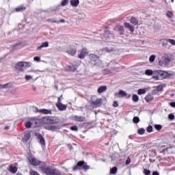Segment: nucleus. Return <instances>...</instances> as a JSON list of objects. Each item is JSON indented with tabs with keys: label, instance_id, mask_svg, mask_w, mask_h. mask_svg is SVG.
I'll use <instances>...</instances> for the list:
<instances>
[{
	"label": "nucleus",
	"instance_id": "obj_24",
	"mask_svg": "<svg viewBox=\"0 0 175 175\" xmlns=\"http://www.w3.org/2000/svg\"><path fill=\"white\" fill-rule=\"evenodd\" d=\"M107 90V86H100L97 90V92H98L99 94H102L103 92H106Z\"/></svg>",
	"mask_w": 175,
	"mask_h": 175
},
{
	"label": "nucleus",
	"instance_id": "obj_36",
	"mask_svg": "<svg viewBox=\"0 0 175 175\" xmlns=\"http://www.w3.org/2000/svg\"><path fill=\"white\" fill-rule=\"evenodd\" d=\"M133 122L134 124H139V122H140V118H139L137 116L134 117L133 119Z\"/></svg>",
	"mask_w": 175,
	"mask_h": 175
},
{
	"label": "nucleus",
	"instance_id": "obj_60",
	"mask_svg": "<svg viewBox=\"0 0 175 175\" xmlns=\"http://www.w3.org/2000/svg\"><path fill=\"white\" fill-rule=\"evenodd\" d=\"M170 105L172 107H175V102H172L170 103Z\"/></svg>",
	"mask_w": 175,
	"mask_h": 175
},
{
	"label": "nucleus",
	"instance_id": "obj_7",
	"mask_svg": "<svg viewBox=\"0 0 175 175\" xmlns=\"http://www.w3.org/2000/svg\"><path fill=\"white\" fill-rule=\"evenodd\" d=\"M40 125H50V116H45L39 119Z\"/></svg>",
	"mask_w": 175,
	"mask_h": 175
},
{
	"label": "nucleus",
	"instance_id": "obj_18",
	"mask_svg": "<svg viewBox=\"0 0 175 175\" xmlns=\"http://www.w3.org/2000/svg\"><path fill=\"white\" fill-rule=\"evenodd\" d=\"M36 136L40 140V144H41L42 146H46V142L44 141V138L43 137L42 134H37Z\"/></svg>",
	"mask_w": 175,
	"mask_h": 175
},
{
	"label": "nucleus",
	"instance_id": "obj_54",
	"mask_svg": "<svg viewBox=\"0 0 175 175\" xmlns=\"http://www.w3.org/2000/svg\"><path fill=\"white\" fill-rule=\"evenodd\" d=\"M25 80H27V81L31 80V79H32V77L30 76V75H26V76L25 77Z\"/></svg>",
	"mask_w": 175,
	"mask_h": 175
},
{
	"label": "nucleus",
	"instance_id": "obj_48",
	"mask_svg": "<svg viewBox=\"0 0 175 175\" xmlns=\"http://www.w3.org/2000/svg\"><path fill=\"white\" fill-rule=\"evenodd\" d=\"M166 15L169 18H171V17H173V12L168 11Z\"/></svg>",
	"mask_w": 175,
	"mask_h": 175
},
{
	"label": "nucleus",
	"instance_id": "obj_53",
	"mask_svg": "<svg viewBox=\"0 0 175 175\" xmlns=\"http://www.w3.org/2000/svg\"><path fill=\"white\" fill-rule=\"evenodd\" d=\"M131 157H128L127 160L126 161V165H129V163H131Z\"/></svg>",
	"mask_w": 175,
	"mask_h": 175
},
{
	"label": "nucleus",
	"instance_id": "obj_14",
	"mask_svg": "<svg viewBox=\"0 0 175 175\" xmlns=\"http://www.w3.org/2000/svg\"><path fill=\"white\" fill-rule=\"evenodd\" d=\"M66 53L69 55H72V57H75V55H76V53H77V50L75 47H70L68 50L66 51Z\"/></svg>",
	"mask_w": 175,
	"mask_h": 175
},
{
	"label": "nucleus",
	"instance_id": "obj_9",
	"mask_svg": "<svg viewBox=\"0 0 175 175\" xmlns=\"http://www.w3.org/2000/svg\"><path fill=\"white\" fill-rule=\"evenodd\" d=\"M115 96H120V98H126L129 99L131 94L128 95L124 90H120L118 93L115 94Z\"/></svg>",
	"mask_w": 175,
	"mask_h": 175
},
{
	"label": "nucleus",
	"instance_id": "obj_26",
	"mask_svg": "<svg viewBox=\"0 0 175 175\" xmlns=\"http://www.w3.org/2000/svg\"><path fill=\"white\" fill-rule=\"evenodd\" d=\"M43 47H49V42L46 41L42 42L40 46L37 47V50H42Z\"/></svg>",
	"mask_w": 175,
	"mask_h": 175
},
{
	"label": "nucleus",
	"instance_id": "obj_33",
	"mask_svg": "<svg viewBox=\"0 0 175 175\" xmlns=\"http://www.w3.org/2000/svg\"><path fill=\"white\" fill-rule=\"evenodd\" d=\"M145 75H146V76H152V75H154V71H152V70L148 69L145 71Z\"/></svg>",
	"mask_w": 175,
	"mask_h": 175
},
{
	"label": "nucleus",
	"instance_id": "obj_27",
	"mask_svg": "<svg viewBox=\"0 0 175 175\" xmlns=\"http://www.w3.org/2000/svg\"><path fill=\"white\" fill-rule=\"evenodd\" d=\"M145 100L146 102H152V100H154V96L151 94H148L146 97H145Z\"/></svg>",
	"mask_w": 175,
	"mask_h": 175
},
{
	"label": "nucleus",
	"instance_id": "obj_17",
	"mask_svg": "<svg viewBox=\"0 0 175 175\" xmlns=\"http://www.w3.org/2000/svg\"><path fill=\"white\" fill-rule=\"evenodd\" d=\"M56 107H57L58 110L60 111H64V110H66L68 109V105H64V104H56L55 105Z\"/></svg>",
	"mask_w": 175,
	"mask_h": 175
},
{
	"label": "nucleus",
	"instance_id": "obj_64",
	"mask_svg": "<svg viewBox=\"0 0 175 175\" xmlns=\"http://www.w3.org/2000/svg\"><path fill=\"white\" fill-rule=\"evenodd\" d=\"M166 46H167V42H164L162 43V46L163 47H166Z\"/></svg>",
	"mask_w": 175,
	"mask_h": 175
},
{
	"label": "nucleus",
	"instance_id": "obj_59",
	"mask_svg": "<svg viewBox=\"0 0 175 175\" xmlns=\"http://www.w3.org/2000/svg\"><path fill=\"white\" fill-rule=\"evenodd\" d=\"M159 65L160 66H163V61L159 60Z\"/></svg>",
	"mask_w": 175,
	"mask_h": 175
},
{
	"label": "nucleus",
	"instance_id": "obj_12",
	"mask_svg": "<svg viewBox=\"0 0 175 175\" xmlns=\"http://www.w3.org/2000/svg\"><path fill=\"white\" fill-rule=\"evenodd\" d=\"M77 70V66H76V65L67 66L64 68L65 72H76Z\"/></svg>",
	"mask_w": 175,
	"mask_h": 175
},
{
	"label": "nucleus",
	"instance_id": "obj_25",
	"mask_svg": "<svg viewBox=\"0 0 175 175\" xmlns=\"http://www.w3.org/2000/svg\"><path fill=\"white\" fill-rule=\"evenodd\" d=\"M80 3V1L79 0H71L70 1V5L71 6H73L74 8H77Z\"/></svg>",
	"mask_w": 175,
	"mask_h": 175
},
{
	"label": "nucleus",
	"instance_id": "obj_35",
	"mask_svg": "<svg viewBox=\"0 0 175 175\" xmlns=\"http://www.w3.org/2000/svg\"><path fill=\"white\" fill-rule=\"evenodd\" d=\"M156 91H157V92H162V91H163V86H162V85L157 86Z\"/></svg>",
	"mask_w": 175,
	"mask_h": 175
},
{
	"label": "nucleus",
	"instance_id": "obj_40",
	"mask_svg": "<svg viewBox=\"0 0 175 175\" xmlns=\"http://www.w3.org/2000/svg\"><path fill=\"white\" fill-rule=\"evenodd\" d=\"M25 126L27 128V129H29L32 126V123L31 122H27L25 123Z\"/></svg>",
	"mask_w": 175,
	"mask_h": 175
},
{
	"label": "nucleus",
	"instance_id": "obj_30",
	"mask_svg": "<svg viewBox=\"0 0 175 175\" xmlns=\"http://www.w3.org/2000/svg\"><path fill=\"white\" fill-rule=\"evenodd\" d=\"M45 129H47V131H56V129H58V127L57 126H49L48 127H45Z\"/></svg>",
	"mask_w": 175,
	"mask_h": 175
},
{
	"label": "nucleus",
	"instance_id": "obj_43",
	"mask_svg": "<svg viewBox=\"0 0 175 175\" xmlns=\"http://www.w3.org/2000/svg\"><path fill=\"white\" fill-rule=\"evenodd\" d=\"M144 174L145 175H150L151 174V171L147 169L144 170Z\"/></svg>",
	"mask_w": 175,
	"mask_h": 175
},
{
	"label": "nucleus",
	"instance_id": "obj_52",
	"mask_svg": "<svg viewBox=\"0 0 175 175\" xmlns=\"http://www.w3.org/2000/svg\"><path fill=\"white\" fill-rule=\"evenodd\" d=\"M33 60L36 62H40V57H34Z\"/></svg>",
	"mask_w": 175,
	"mask_h": 175
},
{
	"label": "nucleus",
	"instance_id": "obj_13",
	"mask_svg": "<svg viewBox=\"0 0 175 175\" xmlns=\"http://www.w3.org/2000/svg\"><path fill=\"white\" fill-rule=\"evenodd\" d=\"M59 124V118L57 117L49 116V125Z\"/></svg>",
	"mask_w": 175,
	"mask_h": 175
},
{
	"label": "nucleus",
	"instance_id": "obj_45",
	"mask_svg": "<svg viewBox=\"0 0 175 175\" xmlns=\"http://www.w3.org/2000/svg\"><path fill=\"white\" fill-rule=\"evenodd\" d=\"M68 2H69V0H63L61 3L62 6H66Z\"/></svg>",
	"mask_w": 175,
	"mask_h": 175
},
{
	"label": "nucleus",
	"instance_id": "obj_3",
	"mask_svg": "<svg viewBox=\"0 0 175 175\" xmlns=\"http://www.w3.org/2000/svg\"><path fill=\"white\" fill-rule=\"evenodd\" d=\"M42 172L46 175H57V173L59 172V170L51 167L50 166L48 167H41Z\"/></svg>",
	"mask_w": 175,
	"mask_h": 175
},
{
	"label": "nucleus",
	"instance_id": "obj_23",
	"mask_svg": "<svg viewBox=\"0 0 175 175\" xmlns=\"http://www.w3.org/2000/svg\"><path fill=\"white\" fill-rule=\"evenodd\" d=\"M38 112L40 113L41 114H51V109H39Z\"/></svg>",
	"mask_w": 175,
	"mask_h": 175
},
{
	"label": "nucleus",
	"instance_id": "obj_28",
	"mask_svg": "<svg viewBox=\"0 0 175 175\" xmlns=\"http://www.w3.org/2000/svg\"><path fill=\"white\" fill-rule=\"evenodd\" d=\"M103 73H104V75H110L111 76L114 75V72L113 71H111V70H109L107 68H106L103 70Z\"/></svg>",
	"mask_w": 175,
	"mask_h": 175
},
{
	"label": "nucleus",
	"instance_id": "obj_51",
	"mask_svg": "<svg viewBox=\"0 0 175 175\" xmlns=\"http://www.w3.org/2000/svg\"><path fill=\"white\" fill-rule=\"evenodd\" d=\"M164 62H165V65H167V64H169V62H170V59H169V57H165L164 59Z\"/></svg>",
	"mask_w": 175,
	"mask_h": 175
},
{
	"label": "nucleus",
	"instance_id": "obj_10",
	"mask_svg": "<svg viewBox=\"0 0 175 175\" xmlns=\"http://www.w3.org/2000/svg\"><path fill=\"white\" fill-rule=\"evenodd\" d=\"M113 30L116 31V32H120V35H124V33H125V29L122 25H116Z\"/></svg>",
	"mask_w": 175,
	"mask_h": 175
},
{
	"label": "nucleus",
	"instance_id": "obj_32",
	"mask_svg": "<svg viewBox=\"0 0 175 175\" xmlns=\"http://www.w3.org/2000/svg\"><path fill=\"white\" fill-rule=\"evenodd\" d=\"M117 172H118V168H117V167H113L110 169V174H116Z\"/></svg>",
	"mask_w": 175,
	"mask_h": 175
},
{
	"label": "nucleus",
	"instance_id": "obj_38",
	"mask_svg": "<svg viewBox=\"0 0 175 175\" xmlns=\"http://www.w3.org/2000/svg\"><path fill=\"white\" fill-rule=\"evenodd\" d=\"M133 102H139V96H137V94H133Z\"/></svg>",
	"mask_w": 175,
	"mask_h": 175
},
{
	"label": "nucleus",
	"instance_id": "obj_21",
	"mask_svg": "<svg viewBox=\"0 0 175 175\" xmlns=\"http://www.w3.org/2000/svg\"><path fill=\"white\" fill-rule=\"evenodd\" d=\"M26 10H27V7L22 5L15 8V12H16L17 13H19L21 12H25Z\"/></svg>",
	"mask_w": 175,
	"mask_h": 175
},
{
	"label": "nucleus",
	"instance_id": "obj_41",
	"mask_svg": "<svg viewBox=\"0 0 175 175\" xmlns=\"http://www.w3.org/2000/svg\"><path fill=\"white\" fill-rule=\"evenodd\" d=\"M143 94H146V90H144V89L138 90V95H143Z\"/></svg>",
	"mask_w": 175,
	"mask_h": 175
},
{
	"label": "nucleus",
	"instance_id": "obj_16",
	"mask_svg": "<svg viewBox=\"0 0 175 175\" xmlns=\"http://www.w3.org/2000/svg\"><path fill=\"white\" fill-rule=\"evenodd\" d=\"M17 170H18V168L13 165H10L9 168H8V171L12 173V174H16V173H17Z\"/></svg>",
	"mask_w": 175,
	"mask_h": 175
},
{
	"label": "nucleus",
	"instance_id": "obj_6",
	"mask_svg": "<svg viewBox=\"0 0 175 175\" xmlns=\"http://www.w3.org/2000/svg\"><path fill=\"white\" fill-rule=\"evenodd\" d=\"M79 55H78V58L79 59H84L87 55H88V49L84 47L82 48L80 51H79Z\"/></svg>",
	"mask_w": 175,
	"mask_h": 175
},
{
	"label": "nucleus",
	"instance_id": "obj_42",
	"mask_svg": "<svg viewBox=\"0 0 175 175\" xmlns=\"http://www.w3.org/2000/svg\"><path fill=\"white\" fill-rule=\"evenodd\" d=\"M154 128H155V129H157V131H161V129H162V125L155 124Z\"/></svg>",
	"mask_w": 175,
	"mask_h": 175
},
{
	"label": "nucleus",
	"instance_id": "obj_50",
	"mask_svg": "<svg viewBox=\"0 0 175 175\" xmlns=\"http://www.w3.org/2000/svg\"><path fill=\"white\" fill-rule=\"evenodd\" d=\"M168 118H169V120H174V118H175V117H174V114H173V113H170V114H169V116H168Z\"/></svg>",
	"mask_w": 175,
	"mask_h": 175
},
{
	"label": "nucleus",
	"instance_id": "obj_11",
	"mask_svg": "<svg viewBox=\"0 0 175 175\" xmlns=\"http://www.w3.org/2000/svg\"><path fill=\"white\" fill-rule=\"evenodd\" d=\"M154 75H159L163 79H166L167 77V72L163 71L162 70H157L154 71Z\"/></svg>",
	"mask_w": 175,
	"mask_h": 175
},
{
	"label": "nucleus",
	"instance_id": "obj_47",
	"mask_svg": "<svg viewBox=\"0 0 175 175\" xmlns=\"http://www.w3.org/2000/svg\"><path fill=\"white\" fill-rule=\"evenodd\" d=\"M146 131L148 132V133H151V132H152V126H148Z\"/></svg>",
	"mask_w": 175,
	"mask_h": 175
},
{
	"label": "nucleus",
	"instance_id": "obj_1",
	"mask_svg": "<svg viewBox=\"0 0 175 175\" xmlns=\"http://www.w3.org/2000/svg\"><path fill=\"white\" fill-rule=\"evenodd\" d=\"M80 167H82V169H83V170H85V172H87V170H90V169H91V167H90V165H87V163H85L84 161H80L77 163L76 165H75L72 167V170L74 172H76L77 170H80Z\"/></svg>",
	"mask_w": 175,
	"mask_h": 175
},
{
	"label": "nucleus",
	"instance_id": "obj_22",
	"mask_svg": "<svg viewBox=\"0 0 175 175\" xmlns=\"http://www.w3.org/2000/svg\"><path fill=\"white\" fill-rule=\"evenodd\" d=\"M130 23H131V24H133V25H138L139 20H137V18L135 16H131L130 18Z\"/></svg>",
	"mask_w": 175,
	"mask_h": 175
},
{
	"label": "nucleus",
	"instance_id": "obj_4",
	"mask_svg": "<svg viewBox=\"0 0 175 175\" xmlns=\"http://www.w3.org/2000/svg\"><path fill=\"white\" fill-rule=\"evenodd\" d=\"M89 58V64L91 66H96L98 65V62H99V56L97 55L90 53L88 55Z\"/></svg>",
	"mask_w": 175,
	"mask_h": 175
},
{
	"label": "nucleus",
	"instance_id": "obj_37",
	"mask_svg": "<svg viewBox=\"0 0 175 175\" xmlns=\"http://www.w3.org/2000/svg\"><path fill=\"white\" fill-rule=\"evenodd\" d=\"M138 135H144L146 133V130L143 128H141L137 131Z\"/></svg>",
	"mask_w": 175,
	"mask_h": 175
},
{
	"label": "nucleus",
	"instance_id": "obj_63",
	"mask_svg": "<svg viewBox=\"0 0 175 175\" xmlns=\"http://www.w3.org/2000/svg\"><path fill=\"white\" fill-rule=\"evenodd\" d=\"M59 23H65V19H61L60 21H57V24H59Z\"/></svg>",
	"mask_w": 175,
	"mask_h": 175
},
{
	"label": "nucleus",
	"instance_id": "obj_15",
	"mask_svg": "<svg viewBox=\"0 0 175 175\" xmlns=\"http://www.w3.org/2000/svg\"><path fill=\"white\" fill-rule=\"evenodd\" d=\"M72 118L77 122H84L85 121V117L84 116H75Z\"/></svg>",
	"mask_w": 175,
	"mask_h": 175
},
{
	"label": "nucleus",
	"instance_id": "obj_61",
	"mask_svg": "<svg viewBox=\"0 0 175 175\" xmlns=\"http://www.w3.org/2000/svg\"><path fill=\"white\" fill-rule=\"evenodd\" d=\"M51 23H57V24H58V21H56L55 19H51Z\"/></svg>",
	"mask_w": 175,
	"mask_h": 175
},
{
	"label": "nucleus",
	"instance_id": "obj_62",
	"mask_svg": "<svg viewBox=\"0 0 175 175\" xmlns=\"http://www.w3.org/2000/svg\"><path fill=\"white\" fill-rule=\"evenodd\" d=\"M152 175H159V172H158L157 171H154L152 172Z\"/></svg>",
	"mask_w": 175,
	"mask_h": 175
},
{
	"label": "nucleus",
	"instance_id": "obj_5",
	"mask_svg": "<svg viewBox=\"0 0 175 175\" xmlns=\"http://www.w3.org/2000/svg\"><path fill=\"white\" fill-rule=\"evenodd\" d=\"M90 102L91 105L95 107H99L102 105V98H96V96H92Z\"/></svg>",
	"mask_w": 175,
	"mask_h": 175
},
{
	"label": "nucleus",
	"instance_id": "obj_46",
	"mask_svg": "<svg viewBox=\"0 0 175 175\" xmlns=\"http://www.w3.org/2000/svg\"><path fill=\"white\" fill-rule=\"evenodd\" d=\"M111 70L115 74L116 72H118V67H112Z\"/></svg>",
	"mask_w": 175,
	"mask_h": 175
},
{
	"label": "nucleus",
	"instance_id": "obj_8",
	"mask_svg": "<svg viewBox=\"0 0 175 175\" xmlns=\"http://www.w3.org/2000/svg\"><path fill=\"white\" fill-rule=\"evenodd\" d=\"M29 161L33 166H40V165H43V162L36 160V159L33 157H31L29 159Z\"/></svg>",
	"mask_w": 175,
	"mask_h": 175
},
{
	"label": "nucleus",
	"instance_id": "obj_2",
	"mask_svg": "<svg viewBox=\"0 0 175 175\" xmlns=\"http://www.w3.org/2000/svg\"><path fill=\"white\" fill-rule=\"evenodd\" d=\"M24 67L31 68V63L28 62H18L15 66V68L18 72H24Z\"/></svg>",
	"mask_w": 175,
	"mask_h": 175
},
{
	"label": "nucleus",
	"instance_id": "obj_55",
	"mask_svg": "<svg viewBox=\"0 0 175 175\" xmlns=\"http://www.w3.org/2000/svg\"><path fill=\"white\" fill-rule=\"evenodd\" d=\"M30 175H39V174L37 172L31 171Z\"/></svg>",
	"mask_w": 175,
	"mask_h": 175
},
{
	"label": "nucleus",
	"instance_id": "obj_57",
	"mask_svg": "<svg viewBox=\"0 0 175 175\" xmlns=\"http://www.w3.org/2000/svg\"><path fill=\"white\" fill-rule=\"evenodd\" d=\"M62 103H61V97H58L57 98V103H56V105H60Z\"/></svg>",
	"mask_w": 175,
	"mask_h": 175
},
{
	"label": "nucleus",
	"instance_id": "obj_31",
	"mask_svg": "<svg viewBox=\"0 0 175 175\" xmlns=\"http://www.w3.org/2000/svg\"><path fill=\"white\" fill-rule=\"evenodd\" d=\"M163 40H165V42H169L172 46H175V40L170 39V38H164Z\"/></svg>",
	"mask_w": 175,
	"mask_h": 175
},
{
	"label": "nucleus",
	"instance_id": "obj_56",
	"mask_svg": "<svg viewBox=\"0 0 175 175\" xmlns=\"http://www.w3.org/2000/svg\"><path fill=\"white\" fill-rule=\"evenodd\" d=\"M113 107H118V103L117 101H114L113 103Z\"/></svg>",
	"mask_w": 175,
	"mask_h": 175
},
{
	"label": "nucleus",
	"instance_id": "obj_58",
	"mask_svg": "<svg viewBox=\"0 0 175 175\" xmlns=\"http://www.w3.org/2000/svg\"><path fill=\"white\" fill-rule=\"evenodd\" d=\"M152 79H154V80H159V77L157 75H153Z\"/></svg>",
	"mask_w": 175,
	"mask_h": 175
},
{
	"label": "nucleus",
	"instance_id": "obj_29",
	"mask_svg": "<svg viewBox=\"0 0 175 175\" xmlns=\"http://www.w3.org/2000/svg\"><path fill=\"white\" fill-rule=\"evenodd\" d=\"M10 87H12V83H5L4 85L0 84V90H3V88H10Z\"/></svg>",
	"mask_w": 175,
	"mask_h": 175
},
{
	"label": "nucleus",
	"instance_id": "obj_39",
	"mask_svg": "<svg viewBox=\"0 0 175 175\" xmlns=\"http://www.w3.org/2000/svg\"><path fill=\"white\" fill-rule=\"evenodd\" d=\"M70 130L73 131L74 132H77L79 131V128L77 127V126H72L70 127Z\"/></svg>",
	"mask_w": 175,
	"mask_h": 175
},
{
	"label": "nucleus",
	"instance_id": "obj_34",
	"mask_svg": "<svg viewBox=\"0 0 175 175\" xmlns=\"http://www.w3.org/2000/svg\"><path fill=\"white\" fill-rule=\"evenodd\" d=\"M102 51L105 53H111L113 51V48L105 47L102 49Z\"/></svg>",
	"mask_w": 175,
	"mask_h": 175
},
{
	"label": "nucleus",
	"instance_id": "obj_19",
	"mask_svg": "<svg viewBox=\"0 0 175 175\" xmlns=\"http://www.w3.org/2000/svg\"><path fill=\"white\" fill-rule=\"evenodd\" d=\"M31 139V133H27L25 134L24 137L22 138V142L23 143H27L28 140Z\"/></svg>",
	"mask_w": 175,
	"mask_h": 175
},
{
	"label": "nucleus",
	"instance_id": "obj_44",
	"mask_svg": "<svg viewBox=\"0 0 175 175\" xmlns=\"http://www.w3.org/2000/svg\"><path fill=\"white\" fill-rule=\"evenodd\" d=\"M149 61L150 62H154L155 61V55H152L150 57H149Z\"/></svg>",
	"mask_w": 175,
	"mask_h": 175
},
{
	"label": "nucleus",
	"instance_id": "obj_49",
	"mask_svg": "<svg viewBox=\"0 0 175 175\" xmlns=\"http://www.w3.org/2000/svg\"><path fill=\"white\" fill-rule=\"evenodd\" d=\"M21 44V42H18L14 45L12 46V50H16V47H17V46H20Z\"/></svg>",
	"mask_w": 175,
	"mask_h": 175
},
{
	"label": "nucleus",
	"instance_id": "obj_20",
	"mask_svg": "<svg viewBox=\"0 0 175 175\" xmlns=\"http://www.w3.org/2000/svg\"><path fill=\"white\" fill-rule=\"evenodd\" d=\"M124 27L126 28L129 29V31H131V32H132V33L135 32V27H133V25H130L129 23L125 22L124 23Z\"/></svg>",
	"mask_w": 175,
	"mask_h": 175
}]
</instances>
